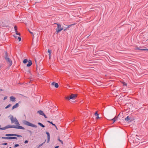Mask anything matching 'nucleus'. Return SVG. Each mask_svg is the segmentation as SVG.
Instances as JSON below:
<instances>
[{
  "label": "nucleus",
  "mask_w": 148,
  "mask_h": 148,
  "mask_svg": "<svg viewBox=\"0 0 148 148\" xmlns=\"http://www.w3.org/2000/svg\"><path fill=\"white\" fill-rule=\"evenodd\" d=\"M9 128H16L18 129H22V130H24L25 128L20 125H8L6 126L5 127L1 128L0 127V130H5L6 129Z\"/></svg>",
  "instance_id": "f257e3e1"
},
{
  "label": "nucleus",
  "mask_w": 148,
  "mask_h": 148,
  "mask_svg": "<svg viewBox=\"0 0 148 148\" xmlns=\"http://www.w3.org/2000/svg\"><path fill=\"white\" fill-rule=\"evenodd\" d=\"M12 123H14L16 125H19L20 124L17 120V119L15 117H14L13 116H11L10 117Z\"/></svg>",
  "instance_id": "f03ea898"
},
{
  "label": "nucleus",
  "mask_w": 148,
  "mask_h": 148,
  "mask_svg": "<svg viewBox=\"0 0 148 148\" xmlns=\"http://www.w3.org/2000/svg\"><path fill=\"white\" fill-rule=\"evenodd\" d=\"M23 123L25 125H27L29 126H31L32 127H37V126L33 124L32 123H31L30 122H29V121H27L24 120L23 121Z\"/></svg>",
  "instance_id": "7ed1b4c3"
},
{
  "label": "nucleus",
  "mask_w": 148,
  "mask_h": 148,
  "mask_svg": "<svg viewBox=\"0 0 148 148\" xmlns=\"http://www.w3.org/2000/svg\"><path fill=\"white\" fill-rule=\"evenodd\" d=\"M5 59L6 60L9 66H10L12 64V60L8 56L7 53L6 52L5 53V56L4 57Z\"/></svg>",
  "instance_id": "20e7f679"
},
{
  "label": "nucleus",
  "mask_w": 148,
  "mask_h": 148,
  "mask_svg": "<svg viewBox=\"0 0 148 148\" xmlns=\"http://www.w3.org/2000/svg\"><path fill=\"white\" fill-rule=\"evenodd\" d=\"M57 25V28L56 29V32L58 33L63 29L62 27H61V25L59 24L56 23Z\"/></svg>",
  "instance_id": "39448f33"
},
{
  "label": "nucleus",
  "mask_w": 148,
  "mask_h": 148,
  "mask_svg": "<svg viewBox=\"0 0 148 148\" xmlns=\"http://www.w3.org/2000/svg\"><path fill=\"white\" fill-rule=\"evenodd\" d=\"M77 95L76 94H72L70 95V96L66 97V99L68 100H69L71 99L73 100L77 97Z\"/></svg>",
  "instance_id": "423d86ee"
},
{
  "label": "nucleus",
  "mask_w": 148,
  "mask_h": 148,
  "mask_svg": "<svg viewBox=\"0 0 148 148\" xmlns=\"http://www.w3.org/2000/svg\"><path fill=\"white\" fill-rule=\"evenodd\" d=\"M5 136H16L18 137H22V136L20 135H18L17 134H6L5 135Z\"/></svg>",
  "instance_id": "0eeeda50"
},
{
  "label": "nucleus",
  "mask_w": 148,
  "mask_h": 148,
  "mask_svg": "<svg viewBox=\"0 0 148 148\" xmlns=\"http://www.w3.org/2000/svg\"><path fill=\"white\" fill-rule=\"evenodd\" d=\"M1 138L3 139H15L16 140L17 139V138L16 137H2Z\"/></svg>",
  "instance_id": "6e6552de"
},
{
  "label": "nucleus",
  "mask_w": 148,
  "mask_h": 148,
  "mask_svg": "<svg viewBox=\"0 0 148 148\" xmlns=\"http://www.w3.org/2000/svg\"><path fill=\"white\" fill-rule=\"evenodd\" d=\"M46 133L47 135V143H48L49 142L50 140V135L49 132H46Z\"/></svg>",
  "instance_id": "1a4fd4ad"
},
{
  "label": "nucleus",
  "mask_w": 148,
  "mask_h": 148,
  "mask_svg": "<svg viewBox=\"0 0 148 148\" xmlns=\"http://www.w3.org/2000/svg\"><path fill=\"white\" fill-rule=\"evenodd\" d=\"M135 50H141L142 51H146V50L148 51V49H141V48H138V47L135 48Z\"/></svg>",
  "instance_id": "9d476101"
},
{
  "label": "nucleus",
  "mask_w": 148,
  "mask_h": 148,
  "mask_svg": "<svg viewBox=\"0 0 148 148\" xmlns=\"http://www.w3.org/2000/svg\"><path fill=\"white\" fill-rule=\"evenodd\" d=\"M52 86L54 85L55 87L56 88H58L59 86L58 84L57 83H55V82H53L51 84Z\"/></svg>",
  "instance_id": "9b49d317"
},
{
  "label": "nucleus",
  "mask_w": 148,
  "mask_h": 148,
  "mask_svg": "<svg viewBox=\"0 0 148 148\" xmlns=\"http://www.w3.org/2000/svg\"><path fill=\"white\" fill-rule=\"evenodd\" d=\"M10 99V101L12 102H14L16 101V98L13 96H11Z\"/></svg>",
  "instance_id": "f8f14e48"
},
{
  "label": "nucleus",
  "mask_w": 148,
  "mask_h": 148,
  "mask_svg": "<svg viewBox=\"0 0 148 148\" xmlns=\"http://www.w3.org/2000/svg\"><path fill=\"white\" fill-rule=\"evenodd\" d=\"M37 113H38L40 115L42 116L43 115H44V113L41 110L38 111L37 112Z\"/></svg>",
  "instance_id": "ddd939ff"
},
{
  "label": "nucleus",
  "mask_w": 148,
  "mask_h": 148,
  "mask_svg": "<svg viewBox=\"0 0 148 148\" xmlns=\"http://www.w3.org/2000/svg\"><path fill=\"white\" fill-rule=\"evenodd\" d=\"M32 64V62L31 60H29L28 62V64H27V67L30 66Z\"/></svg>",
  "instance_id": "4468645a"
},
{
  "label": "nucleus",
  "mask_w": 148,
  "mask_h": 148,
  "mask_svg": "<svg viewBox=\"0 0 148 148\" xmlns=\"http://www.w3.org/2000/svg\"><path fill=\"white\" fill-rule=\"evenodd\" d=\"M18 106V103H16L12 107V110H13L14 109L17 108Z\"/></svg>",
  "instance_id": "2eb2a0df"
},
{
  "label": "nucleus",
  "mask_w": 148,
  "mask_h": 148,
  "mask_svg": "<svg viewBox=\"0 0 148 148\" xmlns=\"http://www.w3.org/2000/svg\"><path fill=\"white\" fill-rule=\"evenodd\" d=\"M130 119L129 118V116H127L125 118V120L126 121H127L128 122L130 121Z\"/></svg>",
  "instance_id": "dca6fc26"
},
{
  "label": "nucleus",
  "mask_w": 148,
  "mask_h": 148,
  "mask_svg": "<svg viewBox=\"0 0 148 148\" xmlns=\"http://www.w3.org/2000/svg\"><path fill=\"white\" fill-rule=\"evenodd\" d=\"M46 140H45V142L44 143H43L42 144H40L39 145H38L37 147V148H39L42 145L45 143V142H46Z\"/></svg>",
  "instance_id": "f3484780"
},
{
  "label": "nucleus",
  "mask_w": 148,
  "mask_h": 148,
  "mask_svg": "<svg viewBox=\"0 0 148 148\" xmlns=\"http://www.w3.org/2000/svg\"><path fill=\"white\" fill-rule=\"evenodd\" d=\"M48 52L49 53V58H50L51 57V50L48 49Z\"/></svg>",
  "instance_id": "a211bd4d"
},
{
  "label": "nucleus",
  "mask_w": 148,
  "mask_h": 148,
  "mask_svg": "<svg viewBox=\"0 0 148 148\" xmlns=\"http://www.w3.org/2000/svg\"><path fill=\"white\" fill-rule=\"evenodd\" d=\"M95 115L97 116L96 119H99V114H98L97 112H96L95 113Z\"/></svg>",
  "instance_id": "6ab92c4d"
},
{
  "label": "nucleus",
  "mask_w": 148,
  "mask_h": 148,
  "mask_svg": "<svg viewBox=\"0 0 148 148\" xmlns=\"http://www.w3.org/2000/svg\"><path fill=\"white\" fill-rule=\"evenodd\" d=\"M38 124L40 125V126H41L42 127H45V126L43 125L41 123L38 122Z\"/></svg>",
  "instance_id": "aec40b11"
},
{
  "label": "nucleus",
  "mask_w": 148,
  "mask_h": 148,
  "mask_svg": "<svg viewBox=\"0 0 148 148\" xmlns=\"http://www.w3.org/2000/svg\"><path fill=\"white\" fill-rule=\"evenodd\" d=\"M48 122L49 123H51V124L53 125L54 126L56 127V129H57V127L56 126V125L55 124H53V123H52V122H51H51H50V121H48Z\"/></svg>",
  "instance_id": "412c9836"
},
{
  "label": "nucleus",
  "mask_w": 148,
  "mask_h": 148,
  "mask_svg": "<svg viewBox=\"0 0 148 148\" xmlns=\"http://www.w3.org/2000/svg\"><path fill=\"white\" fill-rule=\"evenodd\" d=\"M27 59H25L23 61V63H26L27 62Z\"/></svg>",
  "instance_id": "4be33fe9"
},
{
  "label": "nucleus",
  "mask_w": 148,
  "mask_h": 148,
  "mask_svg": "<svg viewBox=\"0 0 148 148\" xmlns=\"http://www.w3.org/2000/svg\"><path fill=\"white\" fill-rule=\"evenodd\" d=\"M11 104H8V106H7L5 107V109H7L8 108H9V107H10L11 106Z\"/></svg>",
  "instance_id": "5701e85b"
},
{
  "label": "nucleus",
  "mask_w": 148,
  "mask_h": 148,
  "mask_svg": "<svg viewBox=\"0 0 148 148\" xmlns=\"http://www.w3.org/2000/svg\"><path fill=\"white\" fill-rule=\"evenodd\" d=\"M58 140L59 141L62 145L63 144V142L62 141V140H60V139L59 138H58Z\"/></svg>",
  "instance_id": "b1692460"
},
{
  "label": "nucleus",
  "mask_w": 148,
  "mask_h": 148,
  "mask_svg": "<svg viewBox=\"0 0 148 148\" xmlns=\"http://www.w3.org/2000/svg\"><path fill=\"white\" fill-rule=\"evenodd\" d=\"M96 84L99 85H101V82L99 81H97Z\"/></svg>",
  "instance_id": "393cba45"
},
{
  "label": "nucleus",
  "mask_w": 148,
  "mask_h": 148,
  "mask_svg": "<svg viewBox=\"0 0 148 148\" xmlns=\"http://www.w3.org/2000/svg\"><path fill=\"white\" fill-rule=\"evenodd\" d=\"M74 24L69 25H68L67 27V28H70L72 25H74Z\"/></svg>",
  "instance_id": "a878e982"
},
{
  "label": "nucleus",
  "mask_w": 148,
  "mask_h": 148,
  "mask_svg": "<svg viewBox=\"0 0 148 148\" xmlns=\"http://www.w3.org/2000/svg\"><path fill=\"white\" fill-rule=\"evenodd\" d=\"M15 33H16V34L17 35H19V36H20V33H18L17 31H15Z\"/></svg>",
  "instance_id": "bb28decb"
},
{
  "label": "nucleus",
  "mask_w": 148,
  "mask_h": 148,
  "mask_svg": "<svg viewBox=\"0 0 148 148\" xmlns=\"http://www.w3.org/2000/svg\"><path fill=\"white\" fill-rule=\"evenodd\" d=\"M14 29L15 30V31H17V27L16 26H15L14 27Z\"/></svg>",
  "instance_id": "cd10ccee"
},
{
  "label": "nucleus",
  "mask_w": 148,
  "mask_h": 148,
  "mask_svg": "<svg viewBox=\"0 0 148 148\" xmlns=\"http://www.w3.org/2000/svg\"><path fill=\"white\" fill-rule=\"evenodd\" d=\"M19 146V144H15L14 145V147H18Z\"/></svg>",
  "instance_id": "c85d7f7f"
},
{
  "label": "nucleus",
  "mask_w": 148,
  "mask_h": 148,
  "mask_svg": "<svg viewBox=\"0 0 148 148\" xmlns=\"http://www.w3.org/2000/svg\"><path fill=\"white\" fill-rule=\"evenodd\" d=\"M112 120L113 121H114L113 123H114L116 121L115 117V118H114L113 119H112Z\"/></svg>",
  "instance_id": "c756f323"
},
{
  "label": "nucleus",
  "mask_w": 148,
  "mask_h": 148,
  "mask_svg": "<svg viewBox=\"0 0 148 148\" xmlns=\"http://www.w3.org/2000/svg\"><path fill=\"white\" fill-rule=\"evenodd\" d=\"M18 40L19 41H20L21 40V37H18Z\"/></svg>",
  "instance_id": "7c9ffc66"
},
{
  "label": "nucleus",
  "mask_w": 148,
  "mask_h": 148,
  "mask_svg": "<svg viewBox=\"0 0 148 148\" xmlns=\"http://www.w3.org/2000/svg\"><path fill=\"white\" fill-rule=\"evenodd\" d=\"M66 88H69V89H70V88H71L69 85H67V87H66Z\"/></svg>",
  "instance_id": "2f4dec72"
},
{
  "label": "nucleus",
  "mask_w": 148,
  "mask_h": 148,
  "mask_svg": "<svg viewBox=\"0 0 148 148\" xmlns=\"http://www.w3.org/2000/svg\"><path fill=\"white\" fill-rule=\"evenodd\" d=\"M7 98V96H5L4 97V99H3V100H5Z\"/></svg>",
  "instance_id": "473e14b6"
},
{
  "label": "nucleus",
  "mask_w": 148,
  "mask_h": 148,
  "mask_svg": "<svg viewBox=\"0 0 148 148\" xmlns=\"http://www.w3.org/2000/svg\"><path fill=\"white\" fill-rule=\"evenodd\" d=\"M28 141L27 140H26L24 142V143L25 144H26V143H28Z\"/></svg>",
  "instance_id": "72a5a7b5"
},
{
  "label": "nucleus",
  "mask_w": 148,
  "mask_h": 148,
  "mask_svg": "<svg viewBox=\"0 0 148 148\" xmlns=\"http://www.w3.org/2000/svg\"><path fill=\"white\" fill-rule=\"evenodd\" d=\"M123 84L124 85H125V86L126 85V84L125 83V82H123Z\"/></svg>",
  "instance_id": "f704fd0d"
},
{
  "label": "nucleus",
  "mask_w": 148,
  "mask_h": 148,
  "mask_svg": "<svg viewBox=\"0 0 148 148\" xmlns=\"http://www.w3.org/2000/svg\"><path fill=\"white\" fill-rule=\"evenodd\" d=\"M43 116H44V117L45 118H47V117L46 116L45 114H44V115H43Z\"/></svg>",
  "instance_id": "c9c22d12"
},
{
  "label": "nucleus",
  "mask_w": 148,
  "mask_h": 148,
  "mask_svg": "<svg viewBox=\"0 0 148 148\" xmlns=\"http://www.w3.org/2000/svg\"><path fill=\"white\" fill-rule=\"evenodd\" d=\"M28 131L31 134L32 133V131H30V130H28Z\"/></svg>",
  "instance_id": "e433bc0d"
},
{
  "label": "nucleus",
  "mask_w": 148,
  "mask_h": 148,
  "mask_svg": "<svg viewBox=\"0 0 148 148\" xmlns=\"http://www.w3.org/2000/svg\"><path fill=\"white\" fill-rule=\"evenodd\" d=\"M8 144L7 143H4L3 144V145H7Z\"/></svg>",
  "instance_id": "4c0bfd02"
},
{
  "label": "nucleus",
  "mask_w": 148,
  "mask_h": 148,
  "mask_svg": "<svg viewBox=\"0 0 148 148\" xmlns=\"http://www.w3.org/2000/svg\"><path fill=\"white\" fill-rule=\"evenodd\" d=\"M59 146H57L55 148H58L59 147Z\"/></svg>",
  "instance_id": "58836bf2"
},
{
  "label": "nucleus",
  "mask_w": 148,
  "mask_h": 148,
  "mask_svg": "<svg viewBox=\"0 0 148 148\" xmlns=\"http://www.w3.org/2000/svg\"><path fill=\"white\" fill-rule=\"evenodd\" d=\"M29 32H30V33H31L32 34H33V33H32V32H30V31H29Z\"/></svg>",
  "instance_id": "ea45409f"
},
{
  "label": "nucleus",
  "mask_w": 148,
  "mask_h": 148,
  "mask_svg": "<svg viewBox=\"0 0 148 148\" xmlns=\"http://www.w3.org/2000/svg\"><path fill=\"white\" fill-rule=\"evenodd\" d=\"M2 26H3V27H5V26H6L5 25H2Z\"/></svg>",
  "instance_id": "a19ab883"
},
{
  "label": "nucleus",
  "mask_w": 148,
  "mask_h": 148,
  "mask_svg": "<svg viewBox=\"0 0 148 148\" xmlns=\"http://www.w3.org/2000/svg\"><path fill=\"white\" fill-rule=\"evenodd\" d=\"M66 30V29H64V31H65V30Z\"/></svg>",
  "instance_id": "79ce46f5"
},
{
  "label": "nucleus",
  "mask_w": 148,
  "mask_h": 148,
  "mask_svg": "<svg viewBox=\"0 0 148 148\" xmlns=\"http://www.w3.org/2000/svg\"><path fill=\"white\" fill-rule=\"evenodd\" d=\"M3 90L0 89V91H3Z\"/></svg>",
  "instance_id": "37998d69"
},
{
  "label": "nucleus",
  "mask_w": 148,
  "mask_h": 148,
  "mask_svg": "<svg viewBox=\"0 0 148 148\" xmlns=\"http://www.w3.org/2000/svg\"><path fill=\"white\" fill-rule=\"evenodd\" d=\"M9 148H11V147H10Z\"/></svg>",
  "instance_id": "c03bdc74"
}]
</instances>
